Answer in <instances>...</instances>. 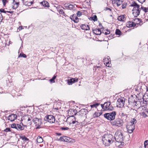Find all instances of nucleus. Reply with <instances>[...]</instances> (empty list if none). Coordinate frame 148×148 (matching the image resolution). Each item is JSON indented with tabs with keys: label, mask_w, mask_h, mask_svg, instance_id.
<instances>
[{
	"label": "nucleus",
	"mask_w": 148,
	"mask_h": 148,
	"mask_svg": "<svg viewBox=\"0 0 148 148\" xmlns=\"http://www.w3.org/2000/svg\"><path fill=\"white\" fill-rule=\"evenodd\" d=\"M76 14H74L70 17V19L72 21L74 20L75 17L76 16Z\"/></svg>",
	"instance_id": "obj_42"
},
{
	"label": "nucleus",
	"mask_w": 148,
	"mask_h": 148,
	"mask_svg": "<svg viewBox=\"0 0 148 148\" xmlns=\"http://www.w3.org/2000/svg\"><path fill=\"white\" fill-rule=\"evenodd\" d=\"M125 102V98L123 97H121L117 100L116 102L117 106L120 108H123Z\"/></svg>",
	"instance_id": "obj_5"
},
{
	"label": "nucleus",
	"mask_w": 148,
	"mask_h": 148,
	"mask_svg": "<svg viewBox=\"0 0 148 148\" xmlns=\"http://www.w3.org/2000/svg\"><path fill=\"white\" fill-rule=\"evenodd\" d=\"M116 2L117 6H119L122 4V1H121L120 0H116Z\"/></svg>",
	"instance_id": "obj_37"
},
{
	"label": "nucleus",
	"mask_w": 148,
	"mask_h": 148,
	"mask_svg": "<svg viewBox=\"0 0 148 148\" xmlns=\"http://www.w3.org/2000/svg\"><path fill=\"white\" fill-rule=\"evenodd\" d=\"M57 11L60 14H62L63 16H65V14L63 10L61 9H60V7H57L56 8Z\"/></svg>",
	"instance_id": "obj_21"
},
{
	"label": "nucleus",
	"mask_w": 148,
	"mask_h": 148,
	"mask_svg": "<svg viewBox=\"0 0 148 148\" xmlns=\"http://www.w3.org/2000/svg\"><path fill=\"white\" fill-rule=\"evenodd\" d=\"M138 99V97L136 95H135L134 97L133 95H131V97L129 98V103H133V105H134L136 100H137Z\"/></svg>",
	"instance_id": "obj_10"
},
{
	"label": "nucleus",
	"mask_w": 148,
	"mask_h": 148,
	"mask_svg": "<svg viewBox=\"0 0 148 148\" xmlns=\"http://www.w3.org/2000/svg\"><path fill=\"white\" fill-rule=\"evenodd\" d=\"M65 139V142H71L72 141V139L69 137L66 136Z\"/></svg>",
	"instance_id": "obj_34"
},
{
	"label": "nucleus",
	"mask_w": 148,
	"mask_h": 148,
	"mask_svg": "<svg viewBox=\"0 0 148 148\" xmlns=\"http://www.w3.org/2000/svg\"><path fill=\"white\" fill-rule=\"evenodd\" d=\"M90 29V28L89 27L88 25H87V27H86V28H85L84 27V30H89Z\"/></svg>",
	"instance_id": "obj_54"
},
{
	"label": "nucleus",
	"mask_w": 148,
	"mask_h": 148,
	"mask_svg": "<svg viewBox=\"0 0 148 148\" xmlns=\"http://www.w3.org/2000/svg\"><path fill=\"white\" fill-rule=\"evenodd\" d=\"M72 6V5H69L68 4H65V7H68L69 8H71V7H70V6Z\"/></svg>",
	"instance_id": "obj_60"
},
{
	"label": "nucleus",
	"mask_w": 148,
	"mask_h": 148,
	"mask_svg": "<svg viewBox=\"0 0 148 148\" xmlns=\"http://www.w3.org/2000/svg\"><path fill=\"white\" fill-rule=\"evenodd\" d=\"M113 136L111 134L104 135L102 138L103 144L106 146H109L113 142Z\"/></svg>",
	"instance_id": "obj_1"
},
{
	"label": "nucleus",
	"mask_w": 148,
	"mask_h": 148,
	"mask_svg": "<svg viewBox=\"0 0 148 148\" xmlns=\"http://www.w3.org/2000/svg\"><path fill=\"white\" fill-rule=\"evenodd\" d=\"M17 117V115L16 114H12L10 115L8 117V120L11 121H14Z\"/></svg>",
	"instance_id": "obj_13"
},
{
	"label": "nucleus",
	"mask_w": 148,
	"mask_h": 148,
	"mask_svg": "<svg viewBox=\"0 0 148 148\" xmlns=\"http://www.w3.org/2000/svg\"><path fill=\"white\" fill-rule=\"evenodd\" d=\"M4 131L6 132H11L10 128H7L4 130Z\"/></svg>",
	"instance_id": "obj_44"
},
{
	"label": "nucleus",
	"mask_w": 148,
	"mask_h": 148,
	"mask_svg": "<svg viewBox=\"0 0 148 148\" xmlns=\"http://www.w3.org/2000/svg\"><path fill=\"white\" fill-rule=\"evenodd\" d=\"M114 138L117 142L121 143L123 140V133L120 131H116L115 134Z\"/></svg>",
	"instance_id": "obj_2"
},
{
	"label": "nucleus",
	"mask_w": 148,
	"mask_h": 148,
	"mask_svg": "<svg viewBox=\"0 0 148 148\" xmlns=\"http://www.w3.org/2000/svg\"><path fill=\"white\" fill-rule=\"evenodd\" d=\"M61 129L62 130H68L69 128L68 127H61Z\"/></svg>",
	"instance_id": "obj_48"
},
{
	"label": "nucleus",
	"mask_w": 148,
	"mask_h": 148,
	"mask_svg": "<svg viewBox=\"0 0 148 148\" xmlns=\"http://www.w3.org/2000/svg\"><path fill=\"white\" fill-rule=\"evenodd\" d=\"M105 10H110V11H111V9L108 8L106 7L105 8Z\"/></svg>",
	"instance_id": "obj_61"
},
{
	"label": "nucleus",
	"mask_w": 148,
	"mask_h": 148,
	"mask_svg": "<svg viewBox=\"0 0 148 148\" xmlns=\"http://www.w3.org/2000/svg\"><path fill=\"white\" fill-rule=\"evenodd\" d=\"M74 20L73 21L75 23H77L79 21V19L78 17L76 16H76L75 17V18H74Z\"/></svg>",
	"instance_id": "obj_40"
},
{
	"label": "nucleus",
	"mask_w": 148,
	"mask_h": 148,
	"mask_svg": "<svg viewBox=\"0 0 148 148\" xmlns=\"http://www.w3.org/2000/svg\"><path fill=\"white\" fill-rule=\"evenodd\" d=\"M141 9L145 13L147 12L148 8H147L146 7H144L142 6L141 8Z\"/></svg>",
	"instance_id": "obj_38"
},
{
	"label": "nucleus",
	"mask_w": 148,
	"mask_h": 148,
	"mask_svg": "<svg viewBox=\"0 0 148 148\" xmlns=\"http://www.w3.org/2000/svg\"><path fill=\"white\" fill-rule=\"evenodd\" d=\"M121 116L123 118V119H125L126 120L127 118V116L126 114H125L123 113H122L121 114Z\"/></svg>",
	"instance_id": "obj_32"
},
{
	"label": "nucleus",
	"mask_w": 148,
	"mask_h": 148,
	"mask_svg": "<svg viewBox=\"0 0 148 148\" xmlns=\"http://www.w3.org/2000/svg\"><path fill=\"white\" fill-rule=\"evenodd\" d=\"M114 110V107L112 106H111V105H110L108 108L106 110L112 111Z\"/></svg>",
	"instance_id": "obj_36"
},
{
	"label": "nucleus",
	"mask_w": 148,
	"mask_h": 148,
	"mask_svg": "<svg viewBox=\"0 0 148 148\" xmlns=\"http://www.w3.org/2000/svg\"><path fill=\"white\" fill-rule=\"evenodd\" d=\"M126 6V4H123L122 5V9H123L125 8Z\"/></svg>",
	"instance_id": "obj_59"
},
{
	"label": "nucleus",
	"mask_w": 148,
	"mask_h": 148,
	"mask_svg": "<svg viewBox=\"0 0 148 148\" xmlns=\"http://www.w3.org/2000/svg\"><path fill=\"white\" fill-rule=\"evenodd\" d=\"M33 3V1H31L30 2H28V6H30L31 5H32Z\"/></svg>",
	"instance_id": "obj_55"
},
{
	"label": "nucleus",
	"mask_w": 148,
	"mask_h": 148,
	"mask_svg": "<svg viewBox=\"0 0 148 148\" xmlns=\"http://www.w3.org/2000/svg\"><path fill=\"white\" fill-rule=\"evenodd\" d=\"M99 105V103H96L93 105H90V106L91 108H93L94 107L96 108Z\"/></svg>",
	"instance_id": "obj_39"
},
{
	"label": "nucleus",
	"mask_w": 148,
	"mask_h": 148,
	"mask_svg": "<svg viewBox=\"0 0 148 148\" xmlns=\"http://www.w3.org/2000/svg\"><path fill=\"white\" fill-rule=\"evenodd\" d=\"M19 2H16L15 0L13 1L12 8L13 9H15L17 8L19 5Z\"/></svg>",
	"instance_id": "obj_20"
},
{
	"label": "nucleus",
	"mask_w": 148,
	"mask_h": 148,
	"mask_svg": "<svg viewBox=\"0 0 148 148\" xmlns=\"http://www.w3.org/2000/svg\"><path fill=\"white\" fill-rule=\"evenodd\" d=\"M136 26V24L134 22L131 21H129L127 23L126 26L128 27H135Z\"/></svg>",
	"instance_id": "obj_18"
},
{
	"label": "nucleus",
	"mask_w": 148,
	"mask_h": 148,
	"mask_svg": "<svg viewBox=\"0 0 148 148\" xmlns=\"http://www.w3.org/2000/svg\"><path fill=\"white\" fill-rule=\"evenodd\" d=\"M131 6L136 7L137 8H139L140 7V5L137 3H136L135 2H132V3L130 5Z\"/></svg>",
	"instance_id": "obj_22"
},
{
	"label": "nucleus",
	"mask_w": 148,
	"mask_h": 148,
	"mask_svg": "<svg viewBox=\"0 0 148 148\" xmlns=\"http://www.w3.org/2000/svg\"><path fill=\"white\" fill-rule=\"evenodd\" d=\"M2 1L4 6H5L6 3L8 2V1L7 0H2Z\"/></svg>",
	"instance_id": "obj_47"
},
{
	"label": "nucleus",
	"mask_w": 148,
	"mask_h": 148,
	"mask_svg": "<svg viewBox=\"0 0 148 148\" xmlns=\"http://www.w3.org/2000/svg\"><path fill=\"white\" fill-rule=\"evenodd\" d=\"M37 141L38 143H41L43 142V140L41 137L38 136L37 138Z\"/></svg>",
	"instance_id": "obj_28"
},
{
	"label": "nucleus",
	"mask_w": 148,
	"mask_h": 148,
	"mask_svg": "<svg viewBox=\"0 0 148 148\" xmlns=\"http://www.w3.org/2000/svg\"><path fill=\"white\" fill-rule=\"evenodd\" d=\"M134 21H137H137H136V22H140V19L139 18H135L134 19Z\"/></svg>",
	"instance_id": "obj_57"
},
{
	"label": "nucleus",
	"mask_w": 148,
	"mask_h": 148,
	"mask_svg": "<svg viewBox=\"0 0 148 148\" xmlns=\"http://www.w3.org/2000/svg\"><path fill=\"white\" fill-rule=\"evenodd\" d=\"M16 129L18 130H23L24 127L21 126V124H17Z\"/></svg>",
	"instance_id": "obj_24"
},
{
	"label": "nucleus",
	"mask_w": 148,
	"mask_h": 148,
	"mask_svg": "<svg viewBox=\"0 0 148 148\" xmlns=\"http://www.w3.org/2000/svg\"><path fill=\"white\" fill-rule=\"evenodd\" d=\"M32 122L36 124V125H39L40 123H41V120L37 118L34 119L32 120Z\"/></svg>",
	"instance_id": "obj_19"
},
{
	"label": "nucleus",
	"mask_w": 148,
	"mask_h": 148,
	"mask_svg": "<svg viewBox=\"0 0 148 148\" xmlns=\"http://www.w3.org/2000/svg\"><path fill=\"white\" fill-rule=\"evenodd\" d=\"M19 57L26 58L27 56L26 55L24 54L23 53V54H21V53H20L19 55Z\"/></svg>",
	"instance_id": "obj_46"
},
{
	"label": "nucleus",
	"mask_w": 148,
	"mask_h": 148,
	"mask_svg": "<svg viewBox=\"0 0 148 148\" xmlns=\"http://www.w3.org/2000/svg\"><path fill=\"white\" fill-rule=\"evenodd\" d=\"M97 31L98 32V33H99L100 32H101V29H100L99 28L98 29H97Z\"/></svg>",
	"instance_id": "obj_63"
},
{
	"label": "nucleus",
	"mask_w": 148,
	"mask_h": 148,
	"mask_svg": "<svg viewBox=\"0 0 148 148\" xmlns=\"http://www.w3.org/2000/svg\"><path fill=\"white\" fill-rule=\"evenodd\" d=\"M88 18L90 20L93 21L94 22L97 20V17L96 15H94L93 16H91Z\"/></svg>",
	"instance_id": "obj_23"
},
{
	"label": "nucleus",
	"mask_w": 148,
	"mask_h": 148,
	"mask_svg": "<svg viewBox=\"0 0 148 148\" xmlns=\"http://www.w3.org/2000/svg\"><path fill=\"white\" fill-rule=\"evenodd\" d=\"M44 119L50 123L55 122V119L54 116L52 115H47L45 118Z\"/></svg>",
	"instance_id": "obj_6"
},
{
	"label": "nucleus",
	"mask_w": 148,
	"mask_h": 148,
	"mask_svg": "<svg viewBox=\"0 0 148 148\" xmlns=\"http://www.w3.org/2000/svg\"><path fill=\"white\" fill-rule=\"evenodd\" d=\"M140 9L139 8H137V10L133 11L132 13L134 17H137L140 14Z\"/></svg>",
	"instance_id": "obj_15"
},
{
	"label": "nucleus",
	"mask_w": 148,
	"mask_h": 148,
	"mask_svg": "<svg viewBox=\"0 0 148 148\" xmlns=\"http://www.w3.org/2000/svg\"><path fill=\"white\" fill-rule=\"evenodd\" d=\"M136 120L134 118L131 120V121L129 122V123H131L132 125H135V124L136 123Z\"/></svg>",
	"instance_id": "obj_29"
},
{
	"label": "nucleus",
	"mask_w": 148,
	"mask_h": 148,
	"mask_svg": "<svg viewBox=\"0 0 148 148\" xmlns=\"http://www.w3.org/2000/svg\"><path fill=\"white\" fill-rule=\"evenodd\" d=\"M78 80L77 79L73 78H72L69 79L68 80V84L70 85H72L73 83H75L76 82H77Z\"/></svg>",
	"instance_id": "obj_16"
},
{
	"label": "nucleus",
	"mask_w": 148,
	"mask_h": 148,
	"mask_svg": "<svg viewBox=\"0 0 148 148\" xmlns=\"http://www.w3.org/2000/svg\"><path fill=\"white\" fill-rule=\"evenodd\" d=\"M16 125L17 124L15 123H13V124L11 125V127L12 128H14L16 129Z\"/></svg>",
	"instance_id": "obj_43"
},
{
	"label": "nucleus",
	"mask_w": 148,
	"mask_h": 148,
	"mask_svg": "<svg viewBox=\"0 0 148 148\" xmlns=\"http://www.w3.org/2000/svg\"><path fill=\"white\" fill-rule=\"evenodd\" d=\"M147 106H144V107L142 108L143 111L142 112V115L144 117L148 116V109H147Z\"/></svg>",
	"instance_id": "obj_11"
},
{
	"label": "nucleus",
	"mask_w": 148,
	"mask_h": 148,
	"mask_svg": "<svg viewBox=\"0 0 148 148\" xmlns=\"http://www.w3.org/2000/svg\"><path fill=\"white\" fill-rule=\"evenodd\" d=\"M105 106V110H107L108 108L111 105L110 102L108 101L104 103Z\"/></svg>",
	"instance_id": "obj_27"
},
{
	"label": "nucleus",
	"mask_w": 148,
	"mask_h": 148,
	"mask_svg": "<svg viewBox=\"0 0 148 148\" xmlns=\"http://www.w3.org/2000/svg\"><path fill=\"white\" fill-rule=\"evenodd\" d=\"M139 2L141 3H143V2H145L146 0H137Z\"/></svg>",
	"instance_id": "obj_58"
},
{
	"label": "nucleus",
	"mask_w": 148,
	"mask_h": 148,
	"mask_svg": "<svg viewBox=\"0 0 148 148\" xmlns=\"http://www.w3.org/2000/svg\"><path fill=\"white\" fill-rule=\"evenodd\" d=\"M3 20V18L2 15L1 13H0V23L2 22Z\"/></svg>",
	"instance_id": "obj_52"
},
{
	"label": "nucleus",
	"mask_w": 148,
	"mask_h": 148,
	"mask_svg": "<svg viewBox=\"0 0 148 148\" xmlns=\"http://www.w3.org/2000/svg\"><path fill=\"white\" fill-rule=\"evenodd\" d=\"M25 119L27 120L28 122V123L27 124L29 125H31L32 123L31 121V119H32V117L29 115H27L25 116L24 117Z\"/></svg>",
	"instance_id": "obj_17"
},
{
	"label": "nucleus",
	"mask_w": 148,
	"mask_h": 148,
	"mask_svg": "<svg viewBox=\"0 0 148 148\" xmlns=\"http://www.w3.org/2000/svg\"><path fill=\"white\" fill-rule=\"evenodd\" d=\"M56 77V75H54L52 78L49 80L50 82L51 83H53L55 82V79Z\"/></svg>",
	"instance_id": "obj_31"
},
{
	"label": "nucleus",
	"mask_w": 148,
	"mask_h": 148,
	"mask_svg": "<svg viewBox=\"0 0 148 148\" xmlns=\"http://www.w3.org/2000/svg\"><path fill=\"white\" fill-rule=\"evenodd\" d=\"M101 107L104 110H105V104L104 103L103 104H101Z\"/></svg>",
	"instance_id": "obj_56"
},
{
	"label": "nucleus",
	"mask_w": 148,
	"mask_h": 148,
	"mask_svg": "<svg viewBox=\"0 0 148 148\" xmlns=\"http://www.w3.org/2000/svg\"><path fill=\"white\" fill-rule=\"evenodd\" d=\"M137 8L136 7H134L132 10V11L133 12L134 11H135L136 10H137Z\"/></svg>",
	"instance_id": "obj_64"
},
{
	"label": "nucleus",
	"mask_w": 148,
	"mask_h": 148,
	"mask_svg": "<svg viewBox=\"0 0 148 148\" xmlns=\"http://www.w3.org/2000/svg\"><path fill=\"white\" fill-rule=\"evenodd\" d=\"M68 113L69 117H73L76 114L77 112L75 109H71L68 110Z\"/></svg>",
	"instance_id": "obj_9"
},
{
	"label": "nucleus",
	"mask_w": 148,
	"mask_h": 148,
	"mask_svg": "<svg viewBox=\"0 0 148 148\" xmlns=\"http://www.w3.org/2000/svg\"><path fill=\"white\" fill-rule=\"evenodd\" d=\"M126 128L128 132L131 134L133 132L135 129V125H132L131 123H128L126 126Z\"/></svg>",
	"instance_id": "obj_8"
},
{
	"label": "nucleus",
	"mask_w": 148,
	"mask_h": 148,
	"mask_svg": "<svg viewBox=\"0 0 148 148\" xmlns=\"http://www.w3.org/2000/svg\"><path fill=\"white\" fill-rule=\"evenodd\" d=\"M109 59L108 58H106L103 59L104 62V64L105 63H106V66H107L108 64H109Z\"/></svg>",
	"instance_id": "obj_35"
},
{
	"label": "nucleus",
	"mask_w": 148,
	"mask_h": 148,
	"mask_svg": "<svg viewBox=\"0 0 148 148\" xmlns=\"http://www.w3.org/2000/svg\"><path fill=\"white\" fill-rule=\"evenodd\" d=\"M148 144V140H146L145 141L144 143V147H146V145Z\"/></svg>",
	"instance_id": "obj_50"
},
{
	"label": "nucleus",
	"mask_w": 148,
	"mask_h": 148,
	"mask_svg": "<svg viewBox=\"0 0 148 148\" xmlns=\"http://www.w3.org/2000/svg\"><path fill=\"white\" fill-rule=\"evenodd\" d=\"M93 33L96 35H100L101 33V32H100L99 33H98L97 31V29L93 28L92 29Z\"/></svg>",
	"instance_id": "obj_26"
},
{
	"label": "nucleus",
	"mask_w": 148,
	"mask_h": 148,
	"mask_svg": "<svg viewBox=\"0 0 148 148\" xmlns=\"http://www.w3.org/2000/svg\"><path fill=\"white\" fill-rule=\"evenodd\" d=\"M40 3L45 7L49 8L50 7L49 3L47 1H43L40 2Z\"/></svg>",
	"instance_id": "obj_14"
},
{
	"label": "nucleus",
	"mask_w": 148,
	"mask_h": 148,
	"mask_svg": "<svg viewBox=\"0 0 148 148\" xmlns=\"http://www.w3.org/2000/svg\"><path fill=\"white\" fill-rule=\"evenodd\" d=\"M63 139V136H62L59 139H58V138H57V140H61V141H63L64 140Z\"/></svg>",
	"instance_id": "obj_51"
},
{
	"label": "nucleus",
	"mask_w": 148,
	"mask_h": 148,
	"mask_svg": "<svg viewBox=\"0 0 148 148\" xmlns=\"http://www.w3.org/2000/svg\"><path fill=\"white\" fill-rule=\"evenodd\" d=\"M83 123L82 122L80 123L77 126V132L79 133L82 134L83 133Z\"/></svg>",
	"instance_id": "obj_12"
},
{
	"label": "nucleus",
	"mask_w": 148,
	"mask_h": 148,
	"mask_svg": "<svg viewBox=\"0 0 148 148\" xmlns=\"http://www.w3.org/2000/svg\"><path fill=\"white\" fill-rule=\"evenodd\" d=\"M138 100L135 101L134 103V104L135 107H136V108L138 109L142 108L144 107V106L143 105V102L142 101L141 99H137Z\"/></svg>",
	"instance_id": "obj_7"
},
{
	"label": "nucleus",
	"mask_w": 148,
	"mask_h": 148,
	"mask_svg": "<svg viewBox=\"0 0 148 148\" xmlns=\"http://www.w3.org/2000/svg\"><path fill=\"white\" fill-rule=\"evenodd\" d=\"M111 124L112 126L120 127L123 124V121L120 119H116L114 121H111Z\"/></svg>",
	"instance_id": "obj_4"
},
{
	"label": "nucleus",
	"mask_w": 148,
	"mask_h": 148,
	"mask_svg": "<svg viewBox=\"0 0 148 148\" xmlns=\"http://www.w3.org/2000/svg\"><path fill=\"white\" fill-rule=\"evenodd\" d=\"M78 16L79 17L82 15V13L80 11H78L77 13Z\"/></svg>",
	"instance_id": "obj_49"
},
{
	"label": "nucleus",
	"mask_w": 148,
	"mask_h": 148,
	"mask_svg": "<svg viewBox=\"0 0 148 148\" xmlns=\"http://www.w3.org/2000/svg\"><path fill=\"white\" fill-rule=\"evenodd\" d=\"M6 12L9 13L10 14H12L14 12L12 11H6Z\"/></svg>",
	"instance_id": "obj_62"
},
{
	"label": "nucleus",
	"mask_w": 148,
	"mask_h": 148,
	"mask_svg": "<svg viewBox=\"0 0 148 148\" xmlns=\"http://www.w3.org/2000/svg\"><path fill=\"white\" fill-rule=\"evenodd\" d=\"M102 114V113L101 112L98 113L95 112L93 115V117L94 118L98 117L99 116Z\"/></svg>",
	"instance_id": "obj_25"
},
{
	"label": "nucleus",
	"mask_w": 148,
	"mask_h": 148,
	"mask_svg": "<svg viewBox=\"0 0 148 148\" xmlns=\"http://www.w3.org/2000/svg\"><path fill=\"white\" fill-rule=\"evenodd\" d=\"M124 15H121L118 17V19L120 21H123L124 20Z\"/></svg>",
	"instance_id": "obj_30"
},
{
	"label": "nucleus",
	"mask_w": 148,
	"mask_h": 148,
	"mask_svg": "<svg viewBox=\"0 0 148 148\" xmlns=\"http://www.w3.org/2000/svg\"><path fill=\"white\" fill-rule=\"evenodd\" d=\"M0 12H3L6 13V11L4 9H0Z\"/></svg>",
	"instance_id": "obj_53"
},
{
	"label": "nucleus",
	"mask_w": 148,
	"mask_h": 148,
	"mask_svg": "<svg viewBox=\"0 0 148 148\" xmlns=\"http://www.w3.org/2000/svg\"><path fill=\"white\" fill-rule=\"evenodd\" d=\"M27 1H26V0H23V4L26 5H28V2Z\"/></svg>",
	"instance_id": "obj_45"
},
{
	"label": "nucleus",
	"mask_w": 148,
	"mask_h": 148,
	"mask_svg": "<svg viewBox=\"0 0 148 148\" xmlns=\"http://www.w3.org/2000/svg\"><path fill=\"white\" fill-rule=\"evenodd\" d=\"M21 138H22L23 140H24L25 141H27L28 140V139L25 137V136H21Z\"/></svg>",
	"instance_id": "obj_41"
},
{
	"label": "nucleus",
	"mask_w": 148,
	"mask_h": 148,
	"mask_svg": "<svg viewBox=\"0 0 148 148\" xmlns=\"http://www.w3.org/2000/svg\"><path fill=\"white\" fill-rule=\"evenodd\" d=\"M115 34L117 35H120L122 34V32L119 29H116L115 32Z\"/></svg>",
	"instance_id": "obj_33"
},
{
	"label": "nucleus",
	"mask_w": 148,
	"mask_h": 148,
	"mask_svg": "<svg viewBox=\"0 0 148 148\" xmlns=\"http://www.w3.org/2000/svg\"><path fill=\"white\" fill-rule=\"evenodd\" d=\"M116 114V111H112L110 113H106L104 114V117L109 121H113L114 119Z\"/></svg>",
	"instance_id": "obj_3"
}]
</instances>
